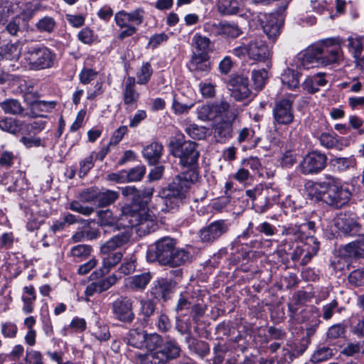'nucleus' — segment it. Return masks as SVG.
I'll use <instances>...</instances> for the list:
<instances>
[{
	"instance_id": "f257e3e1",
	"label": "nucleus",
	"mask_w": 364,
	"mask_h": 364,
	"mask_svg": "<svg viewBox=\"0 0 364 364\" xmlns=\"http://www.w3.org/2000/svg\"><path fill=\"white\" fill-rule=\"evenodd\" d=\"M154 193L153 188L138 190L134 186L122 188V195L129 202L122 207L119 220L127 227H137V231L144 235L157 229L154 213L146 208V204Z\"/></svg>"
},
{
	"instance_id": "f03ea898",
	"label": "nucleus",
	"mask_w": 364,
	"mask_h": 364,
	"mask_svg": "<svg viewBox=\"0 0 364 364\" xmlns=\"http://www.w3.org/2000/svg\"><path fill=\"white\" fill-rule=\"evenodd\" d=\"M308 194L323 199L327 204L341 208L348 203L352 196L348 186L334 176L326 174L318 181H309L305 183Z\"/></svg>"
},
{
	"instance_id": "7ed1b4c3",
	"label": "nucleus",
	"mask_w": 364,
	"mask_h": 364,
	"mask_svg": "<svg viewBox=\"0 0 364 364\" xmlns=\"http://www.w3.org/2000/svg\"><path fill=\"white\" fill-rule=\"evenodd\" d=\"M198 178V174L194 170L176 176L173 181L161 193V200L165 205V208H161V210L169 211L178 207L186 198L188 190Z\"/></svg>"
},
{
	"instance_id": "20e7f679",
	"label": "nucleus",
	"mask_w": 364,
	"mask_h": 364,
	"mask_svg": "<svg viewBox=\"0 0 364 364\" xmlns=\"http://www.w3.org/2000/svg\"><path fill=\"white\" fill-rule=\"evenodd\" d=\"M146 353L136 355V364H166L170 360L175 359L180 355L181 348L174 341H169L162 343L160 342L154 349H146Z\"/></svg>"
},
{
	"instance_id": "39448f33",
	"label": "nucleus",
	"mask_w": 364,
	"mask_h": 364,
	"mask_svg": "<svg viewBox=\"0 0 364 364\" xmlns=\"http://www.w3.org/2000/svg\"><path fill=\"white\" fill-rule=\"evenodd\" d=\"M56 53L43 44L28 46L24 59L30 70H41L51 68L56 62Z\"/></svg>"
},
{
	"instance_id": "423d86ee",
	"label": "nucleus",
	"mask_w": 364,
	"mask_h": 364,
	"mask_svg": "<svg viewBox=\"0 0 364 364\" xmlns=\"http://www.w3.org/2000/svg\"><path fill=\"white\" fill-rule=\"evenodd\" d=\"M231 53L240 59L247 56L250 59L257 61H263L270 55L266 43L258 37L245 40L242 45L233 48Z\"/></svg>"
},
{
	"instance_id": "0eeeda50",
	"label": "nucleus",
	"mask_w": 364,
	"mask_h": 364,
	"mask_svg": "<svg viewBox=\"0 0 364 364\" xmlns=\"http://www.w3.org/2000/svg\"><path fill=\"white\" fill-rule=\"evenodd\" d=\"M171 154L179 159V164L183 167L194 168L200 156L198 144L191 141H171L169 143Z\"/></svg>"
},
{
	"instance_id": "6e6552de",
	"label": "nucleus",
	"mask_w": 364,
	"mask_h": 364,
	"mask_svg": "<svg viewBox=\"0 0 364 364\" xmlns=\"http://www.w3.org/2000/svg\"><path fill=\"white\" fill-rule=\"evenodd\" d=\"M320 66L338 63L342 58V49L338 38H332L316 44Z\"/></svg>"
},
{
	"instance_id": "1a4fd4ad",
	"label": "nucleus",
	"mask_w": 364,
	"mask_h": 364,
	"mask_svg": "<svg viewBox=\"0 0 364 364\" xmlns=\"http://www.w3.org/2000/svg\"><path fill=\"white\" fill-rule=\"evenodd\" d=\"M206 305L198 292L185 290L180 293L176 306V311L181 314H186V311L191 310L197 316L203 315Z\"/></svg>"
},
{
	"instance_id": "9d476101",
	"label": "nucleus",
	"mask_w": 364,
	"mask_h": 364,
	"mask_svg": "<svg viewBox=\"0 0 364 364\" xmlns=\"http://www.w3.org/2000/svg\"><path fill=\"white\" fill-rule=\"evenodd\" d=\"M176 245V241L171 237H164L149 247L146 258L149 262H159L166 265L172 251Z\"/></svg>"
},
{
	"instance_id": "9b49d317",
	"label": "nucleus",
	"mask_w": 364,
	"mask_h": 364,
	"mask_svg": "<svg viewBox=\"0 0 364 364\" xmlns=\"http://www.w3.org/2000/svg\"><path fill=\"white\" fill-rule=\"evenodd\" d=\"M240 109L237 107L230 110L220 121L213 124V137L218 143H226L232 136V124L239 115Z\"/></svg>"
},
{
	"instance_id": "f8f14e48",
	"label": "nucleus",
	"mask_w": 364,
	"mask_h": 364,
	"mask_svg": "<svg viewBox=\"0 0 364 364\" xmlns=\"http://www.w3.org/2000/svg\"><path fill=\"white\" fill-rule=\"evenodd\" d=\"M39 9L40 4L37 1L20 5V3L14 0H0V21L11 15L17 16L21 14L31 16Z\"/></svg>"
},
{
	"instance_id": "ddd939ff",
	"label": "nucleus",
	"mask_w": 364,
	"mask_h": 364,
	"mask_svg": "<svg viewBox=\"0 0 364 364\" xmlns=\"http://www.w3.org/2000/svg\"><path fill=\"white\" fill-rule=\"evenodd\" d=\"M22 47L19 42L0 45V68L6 72L16 70L15 63L21 55Z\"/></svg>"
},
{
	"instance_id": "4468645a",
	"label": "nucleus",
	"mask_w": 364,
	"mask_h": 364,
	"mask_svg": "<svg viewBox=\"0 0 364 364\" xmlns=\"http://www.w3.org/2000/svg\"><path fill=\"white\" fill-rule=\"evenodd\" d=\"M124 339L127 345L136 348L154 349L160 342V336L148 334L143 330L135 328L131 329Z\"/></svg>"
},
{
	"instance_id": "2eb2a0df",
	"label": "nucleus",
	"mask_w": 364,
	"mask_h": 364,
	"mask_svg": "<svg viewBox=\"0 0 364 364\" xmlns=\"http://www.w3.org/2000/svg\"><path fill=\"white\" fill-rule=\"evenodd\" d=\"M237 107L230 105L228 102L222 101L211 104L203 105L197 109L198 118L202 121H213L221 119L230 110Z\"/></svg>"
},
{
	"instance_id": "dca6fc26",
	"label": "nucleus",
	"mask_w": 364,
	"mask_h": 364,
	"mask_svg": "<svg viewBox=\"0 0 364 364\" xmlns=\"http://www.w3.org/2000/svg\"><path fill=\"white\" fill-rule=\"evenodd\" d=\"M327 156L320 151H314L307 154L300 162L299 168L304 175L317 174L326 166Z\"/></svg>"
},
{
	"instance_id": "f3484780",
	"label": "nucleus",
	"mask_w": 364,
	"mask_h": 364,
	"mask_svg": "<svg viewBox=\"0 0 364 364\" xmlns=\"http://www.w3.org/2000/svg\"><path fill=\"white\" fill-rule=\"evenodd\" d=\"M231 225L228 220H217L203 227L199 231V237L203 242L213 243L226 234Z\"/></svg>"
},
{
	"instance_id": "a211bd4d",
	"label": "nucleus",
	"mask_w": 364,
	"mask_h": 364,
	"mask_svg": "<svg viewBox=\"0 0 364 364\" xmlns=\"http://www.w3.org/2000/svg\"><path fill=\"white\" fill-rule=\"evenodd\" d=\"M274 125H289L294 119L293 100L284 98L275 102L272 110Z\"/></svg>"
},
{
	"instance_id": "6ab92c4d",
	"label": "nucleus",
	"mask_w": 364,
	"mask_h": 364,
	"mask_svg": "<svg viewBox=\"0 0 364 364\" xmlns=\"http://www.w3.org/2000/svg\"><path fill=\"white\" fill-rule=\"evenodd\" d=\"M259 21L268 38L275 41L281 32L283 17L278 14H261Z\"/></svg>"
},
{
	"instance_id": "aec40b11",
	"label": "nucleus",
	"mask_w": 364,
	"mask_h": 364,
	"mask_svg": "<svg viewBox=\"0 0 364 364\" xmlns=\"http://www.w3.org/2000/svg\"><path fill=\"white\" fill-rule=\"evenodd\" d=\"M133 301L127 297H121L112 303V313L114 317L122 322L130 323L134 318Z\"/></svg>"
},
{
	"instance_id": "412c9836",
	"label": "nucleus",
	"mask_w": 364,
	"mask_h": 364,
	"mask_svg": "<svg viewBox=\"0 0 364 364\" xmlns=\"http://www.w3.org/2000/svg\"><path fill=\"white\" fill-rule=\"evenodd\" d=\"M187 67L191 73L198 77L207 75L210 70L208 55L205 53H193Z\"/></svg>"
},
{
	"instance_id": "4be33fe9",
	"label": "nucleus",
	"mask_w": 364,
	"mask_h": 364,
	"mask_svg": "<svg viewBox=\"0 0 364 364\" xmlns=\"http://www.w3.org/2000/svg\"><path fill=\"white\" fill-rule=\"evenodd\" d=\"M208 28L216 36H222L225 38H235L240 36L242 31L237 24L227 21L219 23H207L205 28Z\"/></svg>"
},
{
	"instance_id": "5701e85b",
	"label": "nucleus",
	"mask_w": 364,
	"mask_h": 364,
	"mask_svg": "<svg viewBox=\"0 0 364 364\" xmlns=\"http://www.w3.org/2000/svg\"><path fill=\"white\" fill-rule=\"evenodd\" d=\"M294 64L297 68L304 70L320 66L316 45H313L304 51L299 53L296 55Z\"/></svg>"
},
{
	"instance_id": "b1692460",
	"label": "nucleus",
	"mask_w": 364,
	"mask_h": 364,
	"mask_svg": "<svg viewBox=\"0 0 364 364\" xmlns=\"http://www.w3.org/2000/svg\"><path fill=\"white\" fill-rule=\"evenodd\" d=\"M348 46L352 50L355 67L364 71V41L361 36H350L348 38Z\"/></svg>"
},
{
	"instance_id": "393cba45",
	"label": "nucleus",
	"mask_w": 364,
	"mask_h": 364,
	"mask_svg": "<svg viewBox=\"0 0 364 364\" xmlns=\"http://www.w3.org/2000/svg\"><path fill=\"white\" fill-rule=\"evenodd\" d=\"M129 240L130 235L127 232H121L113 236L100 246V255L117 252V249L125 245Z\"/></svg>"
},
{
	"instance_id": "a878e982",
	"label": "nucleus",
	"mask_w": 364,
	"mask_h": 364,
	"mask_svg": "<svg viewBox=\"0 0 364 364\" xmlns=\"http://www.w3.org/2000/svg\"><path fill=\"white\" fill-rule=\"evenodd\" d=\"M233 85L231 96L237 101H242L248 99L251 95V91L248 87L249 80L247 77L236 76L232 79Z\"/></svg>"
},
{
	"instance_id": "bb28decb",
	"label": "nucleus",
	"mask_w": 364,
	"mask_h": 364,
	"mask_svg": "<svg viewBox=\"0 0 364 364\" xmlns=\"http://www.w3.org/2000/svg\"><path fill=\"white\" fill-rule=\"evenodd\" d=\"M114 21L119 28H124L118 35L119 40L132 36L137 31L136 27L130 23L127 12L125 11L122 10L116 13Z\"/></svg>"
},
{
	"instance_id": "cd10ccee",
	"label": "nucleus",
	"mask_w": 364,
	"mask_h": 364,
	"mask_svg": "<svg viewBox=\"0 0 364 364\" xmlns=\"http://www.w3.org/2000/svg\"><path fill=\"white\" fill-rule=\"evenodd\" d=\"M117 279V277L113 274L107 278L93 282L87 286L85 294L87 296H91L95 294L102 293L116 284Z\"/></svg>"
},
{
	"instance_id": "c85d7f7f",
	"label": "nucleus",
	"mask_w": 364,
	"mask_h": 364,
	"mask_svg": "<svg viewBox=\"0 0 364 364\" xmlns=\"http://www.w3.org/2000/svg\"><path fill=\"white\" fill-rule=\"evenodd\" d=\"M102 257V264L101 268L95 272L92 275H95L96 277H102L107 274L112 268H114L117 264H119L123 257L122 252H117L113 254L100 255Z\"/></svg>"
},
{
	"instance_id": "c756f323",
	"label": "nucleus",
	"mask_w": 364,
	"mask_h": 364,
	"mask_svg": "<svg viewBox=\"0 0 364 364\" xmlns=\"http://www.w3.org/2000/svg\"><path fill=\"white\" fill-rule=\"evenodd\" d=\"M57 102L55 101L36 100L30 103V112L28 117L35 118H45L47 116L43 112H50L55 109Z\"/></svg>"
},
{
	"instance_id": "7c9ffc66",
	"label": "nucleus",
	"mask_w": 364,
	"mask_h": 364,
	"mask_svg": "<svg viewBox=\"0 0 364 364\" xmlns=\"http://www.w3.org/2000/svg\"><path fill=\"white\" fill-rule=\"evenodd\" d=\"M335 225L344 234L354 235L358 232L359 227L355 219L346 214H341L336 219Z\"/></svg>"
},
{
	"instance_id": "2f4dec72",
	"label": "nucleus",
	"mask_w": 364,
	"mask_h": 364,
	"mask_svg": "<svg viewBox=\"0 0 364 364\" xmlns=\"http://www.w3.org/2000/svg\"><path fill=\"white\" fill-rule=\"evenodd\" d=\"M304 238L305 242L302 244L306 250V253L300 262V264L303 266L306 265L311 259L317 255L319 250V242L316 237L309 235Z\"/></svg>"
},
{
	"instance_id": "473e14b6",
	"label": "nucleus",
	"mask_w": 364,
	"mask_h": 364,
	"mask_svg": "<svg viewBox=\"0 0 364 364\" xmlns=\"http://www.w3.org/2000/svg\"><path fill=\"white\" fill-rule=\"evenodd\" d=\"M331 165L339 173L346 172L355 168L357 161L353 155L348 157H334L331 159Z\"/></svg>"
},
{
	"instance_id": "72a5a7b5",
	"label": "nucleus",
	"mask_w": 364,
	"mask_h": 364,
	"mask_svg": "<svg viewBox=\"0 0 364 364\" xmlns=\"http://www.w3.org/2000/svg\"><path fill=\"white\" fill-rule=\"evenodd\" d=\"M327 80L323 73H318L312 76H308L302 83V87L309 93H315L319 90L320 87L325 86Z\"/></svg>"
},
{
	"instance_id": "f704fd0d",
	"label": "nucleus",
	"mask_w": 364,
	"mask_h": 364,
	"mask_svg": "<svg viewBox=\"0 0 364 364\" xmlns=\"http://www.w3.org/2000/svg\"><path fill=\"white\" fill-rule=\"evenodd\" d=\"M151 279V275L149 272H144L127 278L125 285L133 290H142L146 288Z\"/></svg>"
},
{
	"instance_id": "c9c22d12",
	"label": "nucleus",
	"mask_w": 364,
	"mask_h": 364,
	"mask_svg": "<svg viewBox=\"0 0 364 364\" xmlns=\"http://www.w3.org/2000/svg\"><path fill=\"white\" fill-rule=\"evenodd\" d=\"M164 147L159 142H152L144 148L142 154L149 164H156L160 159Z\"/></svg>"
},
{
	"instance_id": "e433bc0d",
	"label": "nucleus",
	"mask_w": 364,
	"mask_h": 364,
	"mask_svg": "<svg viewBox=\"0 0 364 364\" xmlns=\"http://www.w3.org/2000/svg\"><path fill=\"white\" fill-rule=\"evenodd\" d=\"M0 107L6 114L28 117V113L25 112L21 102L15 99L6 100L0 103Z\"/></svg>"
},
{
	"instance_id": "4c0bfd02",
	"label": "nucleus",
	"mask_w": 364,
	"mask_h": 364,
	"mask_svg": "<svg viewBox=\"0 0 364 364\" xmlns=\"http://www.w3.org/2000/svg\"><path fill=\"white\" fill-rule=\"evenodd\" d=\"M139 94L135 90V80L134 77L127 78L124 90V102L126 105H132L136 102Z\"/></svg>"
},
{
	"instance_id": "58836bf2",
	"label": "nucleus",
	"mask_w": 364,
	"mask_h": 364,
	"mask_svg": "<svg viewBox=\"0 0 364 364\" xmlns=\"http://www.w3.org/2000/svg\"><path fill=\"white\" fill-rule=\"evenodd\" d=\"M218 12L223 16L237 14L240 12L239 4L235 0H218Z\"/></svg>"
},
{
	"instance_id": "ea45409f",
	"label": "nucleus",
	"mask_w": 364,
	"mask_h": 364,
	"mask_svg": "<svg viewBox=\"0 0 364 364\" xmlns=\"http://www.w3.org/2000/svg\"><path fill=\"white\" fill-rule=\"evenodd\" d=\"M192 44L198 53H207L211 50L212 43L209 38L196 33L192 38Z\"/></svg>"
},
{
	"instance_id": "a19ab883",
	"label": "nucleus",
	"mask_w": 364,
	"mask_h": 364,
	"mask_svg": "<svg viewBox=\"0 0 364 364\" xmlns=\"http://www.w3.org/2000/svg\"><path fill=\"white\" fill-rule=\"evenodd\" d=\"M23 125V122L12 117H4L0 119V129L11 134H15L21 132Z\"/></svg>"
},
{
	"instance_id": "79ce46f5",
	"label": "nucleus",
	"mask_w": 364,
	"mask_h": 364,
	"mask_svg": "<svg viewBox=\"0 0 364 364\" xmlns=\"http://www.w3.org/2000/svg\"><path fill=\"white\" fill-rule=\"evenodd\" d=\"M189 259V254L183 249H178L174 247L172 251L166 265L171 267H178L183 264Z\"/></svg>"
},
{
	"instance_id": "37998d69",
	"label": "nucleus",
	"mask_w": 364,
	"mask_h": 364,
	"mask_svg": "<svg viewBox=\"0 0 364 364\" xmlns=\"http://www.w3.org/2000/svg\"><path fill=\"white\" fill-rule=\"evenodd\" d=\"M47 123V121L42 119L34 120L30 123L23 122V125L21 127V133L27 135H36L45 129Z\"/></svg>"
},
{
	"instance_id": "c03bdc74",
	"label": "nucleus",
	"mask_w": 364,
	"mask_h": 364,
	"mask_svg": "<svg viewBox=\"0 0 364 364\" xmlns=\"http://www.w3.org/2000/svg\"><path fill=\"white\" fill-rule=\"evenodd\" d=\"M281 81L288 88L291 90L295 89L299 85V73L297 71L287 68L282 74Z\"/></svg>"
},
{
	"instance_id": "a18cd8bd",
	"label": "nucleus",
	"mask_w": 364,
	"mask_h": 364,
	"mask_svg": "<svg viewBox=\"0 0 364 364\" xmlns=\"http://www.w3.org/2000/svg\"><path fill=\"white\" fill-rule=\"evenodd\" d=\"M345 250L350 257H364V239L350 242L346 245Z\"/></svg>"
},
{
	"instance_id": "49530a36",
	"label": "nucleus",
	"mask_w": 364,
	"mask_h": 364,
	"mask_svg": "<svg viewBox=\"0 0 364 364\" xmlns=\"http://www.w3.org/2000/svg\"><path fill=\"white\" fill-rule=\"evenodd\" d=\"M119 196L118 192L114 191H99L97 205L99 207L108 206L114 203L119 198Z\"/></svg>"
},
{
	"instance_id": "de8ad7c7",
	"label": "nucleus",
	"mask_w": 364,
	"mask_h": 364,
	"mask_svg": "<svg viewBox=\"0 0 364 364\" xmlns=\"http://www.w3.org/2000/svg\"><path fill=\"white\" fill-rule=\"evenodd\" d=\"M153 69L151 64L148 62L143 63L136 74V83L139 85H146L151 79Z\"/></svg>"
},
{
	"instance_id": "09e8293b",
	"label": "nucleus",
	"mask_w": 364,
	"mask_h": 364,
	"mask_svg": "<svg viewBox=\"0 0 364 364\" xmlns=\"http://www.w3.org/2000/svg\"><path fill=\"white\" fill-rule=\"evenodd\" d=\"M185 132L191 138L200 140L205 138L208 133V129L203 126L191 124L185 128Z\"/></svg>"
},
{
	"instance_id": "8fccbe9b",
	"label": "nucleus",
	"mask_w": 364,
	"mask_h": 364,
	"mask_svg": "<svg viewBox=\"0 0 364 364\" xmlns=\"http://www.w3.org/2000/svg\"><path fill=\"white\" fill-rule=\"evenodd\" d=\"M333 355V353L331 348L323 346L315 350L311 360L314 363H321L331 358Z\"/></svg>"
},
{
	"instance_id": "3c124183",
	"label": "nucleus",
	"mask_w": 364,
	"mask_h": 364,
	"mask_svg": "<svg viewBox=\"0 0 364 364\" xmlns=\"http://www.w3.org/2000/svg\"><path fill=\"white\" fill-rule=\"evenodd\" d=\"M268 78V72L262 68L252 72V79L256 89L262 90Z\"/></svg>"
},
{
	"instance_id": "603ef678",
	"label": "nucleus",
	"mask_w": 364,
	"mask_h": 364,
	"mask_svg": "<svg viewBox=\"0 0 364 364\" xmlns=\"http://www.w3.org/2000/svg\"><path fill=\"white\" fill-rule=\"evenodd\" d=\"M282 235H286L289 239L294 241H303L305 237L300 225H291L288 228H284Z\"/></svg>"
},
{
	"instance_id": "864d4df0",
	"label": "nucleus",
	"mask_w": 364,
	"mask_h": 364,
	"mask_svg": "<svg viewBox=\"0 0 364 364\" xmlns=\"http://www.w3.org/2000/svg\"><path fill=\"white\" fill-rule=\"evenodd\" d=\"M95 151H92L89 156L80 161L78 175L80 178L87 174L90 170L94 166Z\"/></svg>"
},
{
	"instance_id": "5fc2aeb1",
	"label": "nucleus",
	"mask_w": 364,
	"mask_h": 364,
	"mask_svg": "<svg viewBox=\"0 0 364 364\" xmlns=\"http://www.w3.org/2000/svg\"><path fill=\"white\" fill-rule=\"evenodd\" d=\"M55 25V21L52 17L45 16L36 23V26L40 32L51 33Z\"/></svg>"
},
{
	"instance_id": "6e6d98bb",
	"label": "nucleus",
	"mask_w": 364,
	"mask_h": 364,
	"mask_svg": "<svg viewBox=\"0 0 364 364\" xmlns=\"http://www.w3.org/2000/svg\"><path fill=\"white\" fill-rule=\"evenodd\" d=\"M127 182L139 181L144 177L146 168L143 165L137 166L129 170H126Z\"/></svg>"
},
{
	"instance_id": "4d7b16f0",
	"label": "nucleus",
	"mask_w": 364,
	"mask_h": 364,
	"mask_svg": "<svg viewBox=\"0 0 364 364\" xmlns=\"http://www.w3.org/2000/svg\"><path fill=\"white\" fill-rule=\"evenodd\" d=\"M92 336L100 342L107 341L111 337L108 326L100 323H97V328L92 333Z\"/></svg>"
},
{
	"instance_id": "13d9d810",
	"label": "nucleus",
	"mask_w": 364,
	"mask_h": 364,
	"mask_svg": "<svg viewBox=\"0 0 364 364\" xmlns=\"http://www.w3.org/2000/svg\"><path fill=\"white\" fill-rule=\"evenodd\" d=\"M345 327L343 325L338 323L328 328L326 332V339L329 341L343 337L345 334Z\"/></svg>"
},
{
	"instance_id": "bf43d9fd",
	"label": "nucleus",
	"mask_w": 364,
	"mask_h": 364,
	"mask_svg": "<svg viewBox=\"0 0 364 364\" xmlns=\"http://www.w3.org/2000/svg\"><path fill=\"white\" fill-rule=\"evenodd\" d=\"M348 282L355 287L364 285V268L352 271L348 276Z\"/></svg>"
},
{
	"instance_id": "052dcab7",
	"label": "nucleus",
	"mask_w": 364,
	"mask_h": 364,
	"mask_svg": "<svg viewBox=\"0 0 364 364\" xmlns=\"http://www.w3.org/2000/svg\"><path fill=\"white\" fill-rule=\"evenodd\" d=\"M98 192L97 189L88 188L82 191L80 196L79 199L84 203H92L95 205L97 203Z\"/></svg>"
},
{
	"instance_id": "680f3d73",
	"label": "nucleus",
	"mask_w": 364,
	"mask_h": 364,
	"mask_svg": "<svg viewBox=\"0 0 364 364\" xmlns=\"http://www.w3.org/2000/svg\"><path fill=\"white\" fill-rule=\"evenodd\" d=\"M92 248L87 245H77L72 247L70 253L74 257L83 259L90 255Z\"/></svg>"
},
{
	"instance_id": "e2e57ef3",
	"label": "nucleus",
	"mask_w": 364,
	"mask_h": 364,
	"mask_svg": "<svg viewBox=\"0 0 364 364\" xmlns=\"http://www.w3.org/2000/svg\"><path fill=\"white\" fill-rule=\"evenodd\" d=\"M190 348L194 353L201 358L206 355L210 350L208 344L203 341H196L192 342L190 345Z\"/></svg>"
},
{
	"instance_id": "0e129e2a",
	"label": "nucleus",
	"mask_w": 364,
	"mask_h": 364,
	"mask_svg": "<svg viewBox=\"0 0 364 364\" xmlns=\"http://www.w3.org/2000/svg\"><path fill=\"white\" fill-rule=\"evenodd\" d=\"M193 106V102L184 104L173 97L171 107L176 114H187Z\"/></svg>"
},
{
	"instance_id": "69168bd1",
	"label": "nucleus",
	"mask_w": 364,
	"mask_h": 364,
	"mask_svg": "<svg viewBox=\"0 0 364 364\" xmlns=\"http://www.w3.org/2000/svg\"><path fill=\"white\" fill-rule=\"evenodd\" d=\"M144 10L142 8H137L130 12H127L130 23L134 26H139L144 18Z\"/></svg>"
},
{
	"instance_id": "338daca9",
	"label": "nucleus",
	"mask_w": 364,
	"mask_h": 364,
	"mask_svg": "<svg viewBox=\"0 0 364 364\" xmlns=\"http://www.w3.org/2000/svg\"><path fill=\"white\" fill-rule=\"evenodd\" d=\"M30 136H23L21 138L20 141L26 147H39L45 146V144L42 142L40 137L36 136V135L31 134Z\"/></svg>"
},
{
	"instance_id": "774afa93",
	"label": "nucleus",
	"mask_w": 364,
	"mask_h": 364,
	"mask_svg": "<svg viewBox=\"0 0 364 364\" xmlns=\"http://www.w3.org/2000/svg\"><path fill=\"white\" fill-rule=\"evenodd\" d=\"M99 223L101 226H112L114 223L112 213L109 210H100L97 213Z\"/></svg>"
}]
</instances>
